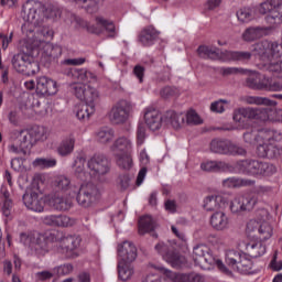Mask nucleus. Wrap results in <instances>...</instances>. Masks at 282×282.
Masks as SVG:
<instances>
[{
	"label": "nucleus",
	"instance_id": "1",
	"mask_svg": "<svg viewBox=\"0 0 282 282\" xmlns=\"http://www.w3.org/2000/svg\"><path fill=\"white\" fill-rule=\"evenodd\" d=\"M198 56L203 58H212V61H238L248 63L253 56H258L262 61V69L270 72L276 78H282V44L263 40L251 46L248 51H224L202 45L197 50Z\"/></svg>",
	"mask_w": 282,
	"mask_h": 282
},
{
	"label": "nucleus",
	"instance_id": "2",
	"mask_svg": "<svg viewBox=\"0 0 282 282\" xmlns=\"http://www.w3.org/2000/svg\"><path fill=\"white\" fill-rule=\"evenodd\" d=\"M21 17L24 24H22V32L26 36H30L34 32L35 28H41L47 21V19H56L58 11L56 8L43 2L28 0L22 6Z\"/></svg>",
	"mask_w": 282,
	"mask_h": 282
},
{
	"label": "nucleus",
	"instance_id": "3",
	"mask_svg": "<svg viewBox=\"0 0 282 282\" xmlns=\"http://www.w3.org/2000/svg\"><path fill=\"white\" fill-rule=\"evenodd\" d=\"M236 17L240 23H250L254 17H265L270 25H280L282 23V0H265L252 8H240Z\"/></svg>",
	"mask_w": 282,
	"mask_h": 282
},
{
	"label": "nucleus",
	"instance_id": "4",
	"mask_svg": "<svg viewBox=\"0 0 282 282\" xmlns=\"http://www.w3.org/2000/svg\"><path fill=\"white\" fill-rule=\"evenodd\" d=\"M252 120H260L261 122H282V110L274 111L270 108H239L234 112V122H237L240 129H250Z\"/></svg>",
	"mask_w": 282,
	"mask_h": 282
},
{
	"label": "nucleus",
	"instance_id": "5",
	"mask_svg": "<svg viewBox=\"0 0 282 282\" xmlns=\"http://www.w3.org/2000/svg\"><path fill=\"white\" fill-rule=\"evenodd\" d=\"M234 173L250 177H272L276 173V166L262 160L247 159L236 162Z\"/></svg>",
	"mask_w": 282,
	"mask_h": 282
},
{
	"label": "nucleus",
	"instance_id": "6",
	"mask_svg": "<svg viewBox=\"0 0 282 282\" xmlns=\"http://www.w3.org/2000/svg\"><path fill=\"white\" fill-rule=\"evenodd\" d=\"M242 74L248 77L245 80V86L254 91H282V83L265 76L257 70L243 69Z\"/></svg>",
	"mask_w": 282,
	"mask_h": 282
},
{
	"label": "nucleus",
	"instance_id": "7",
	"mask_svg": "<svg viewBox=\"0 0 282 282\" xmlns=\"http://www.w3.org/2000/svg\"><path fill=\"white\" fill-rule=\"evenodd\" d=\"M52 241L59 242L58 251L61 254H64L66 259H76L78 257V252L76 251L80 248V239L79 236L76 235H63V232L56 231L51 234Z\"/></svg>",
	"mask_w": 282,
	"mask_h": 282
},
{
	"label": "nucleus",
	"instance_id": "8",
	"mask_svg": "<svg viewBox=\"0 0 282 282\" xmlns=\"http://www.w3.org/2000/svg\"><path fill=\"white\" fill-rule=\"evenodd\" d=\"M193 260L195 265H198L203 270H208V267L206 265H217L219 270L226 269L224 262L215 258V256H213L210 247L206 245H197L193 248Z\"/></svg>",
	"mask_w": 282,
	"mask_h": 282
},
{
	"label": "nucleus",
	"instance_id": "9",
	"mask_svg": "<svg viewBox=\"0 0 282 282\" xmlns=\"http://www.w3.org/2000/svg\"><path fill=\"white\" fill-rule=\"evenodd\" d=\"M155 250L172 268H182L186 263V258L180 253L175 242H159Z\"/></svg>",
	"mask_w": 282,
	"mask_h": 282
},
{
	"label": "nucleus",
	"instance_id": "10",
	"mask_svg": "<svg viewBox=\"0 0 282 282\" xmlns=\"http://www.w3.org/2000/svg\"><path fill=\"white\" fill-rule=\"evenodd\" d=\"M112 151L117 158V165L123 171H129L133 166V158L131 156V142L127 138H119L113 147Z\"/></svg>",
	"mask_w": 282,
	"mask_h": 282
},
{
	"label": "nucleus",
	"instance_id": "11",
	"mask_svg": "<svg viewBox=\"0 0 282 282\" xmlns=\"http://www.w3.org/2000/svg\"><path fill=\"white\" fill-rule=\"evenodd\" d=\"M209 150L212 153L218 155H240L246 156L248 151L243 147L228 140V139H214L209 143Z\"/></svg>",
	"mask_w": 282,
	"mask_h": 282
},
{
	"label": "nucleus",
	"instance_id": "12",
	"mask_svg": "<svg viewBox=\"0 0 282 282\" xmlns=\"http://www.w3.org/2000/svg\"><path fill=\"white\" fill-rule=\"evenodd\" d=\"M226 263L230 268H236L240 274H250L252 271V259L243 252L229 250L226 252Z\"/></svg>",
	"mask_w": 282,
	"mask_h": 282
},
{
	"label": "nucleus",
	"instance_id": "13",
	"mask_svg": "<svg viewBox=\"0 0 282 282\" xmlns=\"http://www.w3.org/2000/svg\"><path fill=\"white\" fill-rule=\"evenodd\" d=\"M243 140L247 144H261L263 140H275L276 142L282 141V133L276 130L261 129V130H251L250 132L243 133Z\"/></svg>",
	"mask_w": 282,
	"mask_h": 282
},
{
	"label": "nucleus",
	"instance_id": "14",
	"mask_svg": "<svg viewBox=\"0 0 282 282\" xmlns=\"http://www.w3.org/2000/svg\"><path fill=\"white\" fill-rule=\"evenodd\" d=\"M22 202L24 206L33 213H43V210H45V199L43 198V193L39 189H26L22 196Z\"/></svg>",
	"mask_w": 282,
	"mask_h": 282
},
{
	"label": "nucleus",
	"instance_id": "15",
	"mask_svg": "<svg viewBox=\"0 0 282 282\" xmlns=\"http://www.w3.org/2000/svg\"><path fill=\"white\" fill-rule=\"evenodd\" d=\"M70 91L78 100H83L84 105H94L98 100V90L91 86L75 83L70 85Z\"/></svg>",
	"mask_w": 282,
	"mask_h": 282
},
{
	"label": "nucleus",
	"instance_id": "16",
	"mask_svg": "<svg viewBox=\"0 0 282 282\" xmlns=\"http://www.w3.org/2000/svg\"><path fill=\"white\" fill-rule=\"evenodd\" d=\"M74 193H77L76 199L79 206H83V208H89V206L96 202L98 189L96 188V185L87 183L83 184L79 188L75 187Z\"/></svg>",
	"mask_w": 282,
	"mask_h": 282
},
{
	"label": "nucleus",
	"instance_id": "17",
	"mask_svg": "<svg viewBox=\"0 0 282 282\" xmlns=\"http://www.w3.org/2000/svg\"><path fill=\"white\" fill-rule=\"evenodd\" d=\"M257 196H237L230 202L229 210L232 215H240V213L252 210L257 206Z\"/></svg>",
	"mask_w": 282,
	"mask_h": 282
},
{
	"label": "nucleus",
	"instance_id": "18",
	"mask_svg": "<svg viewBox=\"0 0 282 282\" xmlns=\"http://www.w3.org/2000/svg\"><path fill=\"white\" fill-rule=\"evenodd\" d=\"M20 241L31 250H34L36 254H45L47 252V241H45L44 236L34 237L30 232H21Z\"/></svg>",
	"mask_w": 282,
	"mask_h": 282
},
{
	"label": "nucleus",
	"instance_id": "19",
	"mask_svg": "<svg viewBox=\"0 0 282 282\" xmlns=\"http://www.w3.org/2000/svg\"><path fill=\"white\" fill-rule=\"evenodd\" d=\"M278 142L274 139L268 141V139H263L261 143L257 147V154L259 158H268L269 160H274V158H279L281 155L282 150L279 145L272 143Z\"/></svg>",
	"mask_w": 282,
	"mask_h": 282
},
{
	"label": "nucleus",
	"instance_id": "20",
	"mask_svg": "<svg viewBox=\"0 0 282 282\" xmlns=\"http://www.w3.org/2000/svg\"><path fill=\"white\" fill-rule=\"evenodd\" d=\"M272 33V26H249L242 33V41L246 43H254V41H259L263 39V36H270Z\"/></svg>",
	"mask_w": 282,
	"mask_h": 282
},
{
	"label": "nucleus",
	"instance_id": "21",
	"mask_svg": "<svg viewBox=\"0 0 282 282\" xmlns=\"http://www.w3.org/2000/svg\"><path fill=\"white\" fill-rule=\"evenodd\" d=\"M131 106L126 100L117 102L111 109V120L115 124H124L129 120Z\"/></svg>",
	"mask_w": 282,
	"mask_h": 282
},
{
	"label": "nucleus",
	"instance_id": "22",
	"mask_svg": "<svg viewBox=\"0 0 282 282\" xmlns=\"http://www.w3.org/2000/svg\"><path fill=\"white\" fill-rule=\"evenodd\" d=\"M58 91L56 82L47 76H41L36 79V94L39 96H54Z\"/></svg>",
	"mask_w": 282,
	"mask_h": 282
},
{
	"label": "nucleus",
	"instance_id": "23",
	"mask_svg": "<svg viewBox=\"0 0 282 282\" xmlns=\"http://www.w3.org/2000/svg\"><path fill=\"white\" fill-rule=\"evenodd\" d=\"M226 206H228V198L220 194L209 195L204 199V208L209 213L224 210Z\"/></svg>",
	"mask_w": 282,
	"mask_h": 282
},
{
	"label": "nucleus",
	"instance_id": "24",
	"mask_svg": "<svg viewBox=\"0 0 282 282\" xmlns=\"http://www.w3.org/2000/svg\"><path fill=\"white\" fill-rule=\"evenodd\" d=\"M200 169L207 173H235V167L226 161H205L200 164Z\"/></svg>",
	"mask_w": 282,
	"mask_h": 282
},
{
	"label": "nucleus",
	"instance_id": "25",
	"mask_svg": "<svg viewBox=\"0 0 282 282\" xmlns=\"http://www.w3.org/2000/svg\"><path fill=\"white\" fill-rule=\"evenodd\" d=\"M209 224L217 232H224V230L230 229V217L225 212H215L210 216Z\"/></svg>",
	"mask_w": 282,
	"mask_h": 282
},
{
	"label": "nucleus",
	"instance_id": "26",
	"mask_svg": "<svg viewBox=\"0 0 282 282\" xmlns=\"http://www.w3.org/2000/svg\"><path fill=\"white\" fill-rule=\"evenodd\" d=\"M118 254L120 260L128 263H133L138 258V248L131 241H123L118 246Z\"/></svg>",
	"mask_w": 282,
	"mask_h": 282
},
{
	"label": "nucleus",
	"instance_id": "27",
	"mask_svg": "<svg viewBox=\"0 0 282 282\" xmlns=\"http://www.w3.org/2000/svg\"><path fill=\"white\" fill-rule=\"evenodd\" d=\"M163 274L165 279L173 282H204V276L197 273H175L171 270L164 269Z\"/></svg>",
	"mask_w": 282,
	"mask_h": 282
},
{
	"label": "nucleus",
	"instance_id": "28",
	"mask_svg": "<svg viewBox=\"0 0 282 282\" xmlns=\"http://www.w3.org/2000/svg\"><path fill=\"white\" fill-rule=\"evenodd\" d=\"M46 226H55L58 228H69L76 224V219L65 215H48L43 219Z\"/></svg>",
	"mask_w": 282,
	"mask_h": 282
},
{
	"label": "nucleus",
	"instance_id": "29",
	"mask_svg": "<svg viewBox=\"0 0 282 282\" xmlns=\"http://www.w3.org/2000/svg\"><path fill=\"white\" fill-rule=\"evenodd\" d=\"M144 120L151 131H158L162 127V113L153 108L145 110Z\"/></svg>",
	"mask_w": 282,
	"mask_h": 282
},
{
	"label": "nucleus",
	"instance_id": "30",
	"mask_svg": "<svg viewBox=\"0 0 282 282\" xmlns=\"http://www.w3.org/2000/svg\"><path fill=\"white\" fill-rule=\"evenodd\" d=\"M162 124L165 127H172V129H180L184 124V117L175 112L174 110H167L164 115H161Z\"/></svg>",
	"mask_w": 282,
	"mask_h": 282
},
{
	"label": "nucleus",
	"instance_id": "31",
	"mask_svg": "<svg viewBox=\"0 0 282 282\" xmlns=\"http://www.w3.org/2000/svg\"><path fill=\"white\" fill-rule=\"evenodd\" d=\"M256 181L250 178H242L230 176L223 180V188H243L246 186H254Z\"/></svg>",
	"mask_w": 282,
	"mask_h": 282
},
{
	"label": "nucleus",
	"instance_id": "32",
	"mask_svg": "<svg viewBox=\"0 0 282 282\" xmlns=\"http://www.w3.org/2000/svg\"><path fill=\"white\" fill-rule=\"evenodd\" d=\"M246 251L251 259L263 257L267 252L265 242L263 240H251L247 243Z\"/></svg>",
	"mask_w": 282,
	"mask_h": 282
},
{
	"label": "nucleus",
	"instance_id": "33",
	"mask_svg": "<svg viewBox=\"0 0 282 282\" xmlns=\"http://www.w3.org/2000/svg\"><path fill=\"white\" fill-rule=\"evenodd\" d=\"M88 169L93 175H106L107 174V160L102 156H94L87 163Z\"/></svg>",
	"mask_w": 282,
	"mask_h": 282
},
{
	"label": "nucleus",
	"instance_id": "34",
	"mask_svg": "<svg viewBox=\"0 0 282 282\" xmlns=\"http://www.w3.org/2000/svg\"><path fill=\"white\" fill-rule=\"evenodd\" d=\"M69 75L73 80H77L78 83H96V80H98L96 74L87 70L86 68H75L70 70Z\"/></svg>",
	"mask_w": 282,
	"mask_h": 282
},
{
	"label": "nucleus",
	"instance_id": "35",
	"mask_svg": "<svg viewBox=\"0 0 282 282\" xmlns=\"http://www.w3.org/2000/svg\"><path fill=\"white\" fill-rule=\"evenodd\" d=\"M158 36H160V33L158 32V30H155V28L150 25V26H145L140 32L139 41L140 43H142V45H144V47H150V45H153V42L155 41V39H158Z\"/></svg>",
	"mask_w": 282,
	"mask_h": 282
},
{
	"label": "nucleus",
	"instance_id": "36",
	"mask_svg": "<svg viewBox=\"0 0 282 282\" xmlns=\"http://www.w3.org/2000/svg\"><path fill=\"white\" fill-rule=\"evenodd\" d=\"M32 55H28L25 53H18L15 55H13L12 59H11V65L13 67V69H15V72H18L19 74H23V72L28 67V63L29 61H31Z\"/></svg>",
	"mask_w": 282,
	"mask_h": 282
},
{
	"label": "nucleus",
	"instance_id": "37",
	"mask_svg": "<svg viewBox=\"0 0 282 282\" xmlns=\"http://www.w3.org/2000/svg\"><path fill=\"white\" fill-rule=\"evenodd\" d=\"M15 144H19L20 149H32L34 147V140L30 130H21L17 132Z\"/></svg>",
	"mask_w": 282,
	"mask_h": 282
},
{
	"label": "nucleus",
	"instance_id": "38",
	"mask_svg": "<svg viewBox=\"0 0 282 282\" xmlns=\"http://www.w3.org/2000/svg\"><path fill=\"white\" fill-rule=\"evenodd\" d=\"M63 54V48L58 45L46 44L43 48L42 61L52 63L55 58H58Z\"/></svg>",
	"mask_w": 282,
	"mask_h": 282
},
{
	"label": "nucleus",
	"instance_id": "39",
	"mask_svg": "<svg viewBox=\"0 0 282 282\" xmlns=\"http://www.w3.org/2000/svg\"><path fill=\"white\" fill-rule=\"evenodd\" d=\"M52 204L55 210L61 212L69 210V208L73 206L72 197L58 194L52 198Z\"/></svg>",
	"mask_w": 282,
	"mask_h": 282
},
{
	"label": "nucleus",
	"instance_id": "40",
	"mask_svg": "<svg viewBox=\"0 0 282 282\" xmlns=\"http://www.w3.org/2000/svg\"><path fill=\"white\" fill-rule=\"evenodd\" d=\"M96 112V106L89 104H79L76 107V117L78 120H89Z\"/></svg>",
	"mask_w": 282,
	"mask_h": 282
},
{
	"label": "nucleus",
	"instance_id": "41",
	"mask_svg": "<svg viewBox=\"0 0 282 282\" xmlns=\"http://www.w3.org/2000/svg\"><path fill=\"white\" fill-rule=\"evenodd\" d=\"M155 230V220L150 215L141 216L139 219V235H147Z\"/></svg>",
	"mask_w": 282,
	"mask_h": 282
},
{
	"label": "nucleus",
	"instance_id": "42",
	"mask_svg": "<svg viewBox=\"0 0 282 282\" xmlns=\"http://www.w3.org/2000/svg\"><path fill=\"white\" fill-rule=\"evenodd\" d=\"M242 100L247 105H264V107H276V101L271 100L268 97L245 96Z\"/></svg>",
	"mask_w": 282,
	"mask_h": 282
},
{
	"label": "nucleus",
	"instance_id": "43",
	"mask_svg": "<svg viewBox=\"0 0 282 282\" xmlns=\"http://www.w3.org/2000/svg\"><path fill=\"white\" fill-rule=\"evenodd\" d=\"M118 274L121 281H129L133 276V265L131 262L120 261L118 262Z\"/></svg>",
	"mask_w": 282,
	"mask_h": 282
},
{
	"label": "nucleus",
	"instance_id": "44",
	"mask_svg": "<svg viewBox=\"0 0 282 282\" xmlns=\"http://www.w3.org/2000/svg\"><path fill=\"white\" fill-rule=\"evenodd\" d=\"M75 144H76V140L72 138L65 139L57 147L58 155H61L62 158H67V155H72V153H74Z\"/></svg>",
	"mask_w": 282,
	"mask_h": 282
},
{
	"label": "nucleus",
	"instance_id": "45",
	"mask_svg": "<svg viewBox=\"0 0 282 282\" xmlns=\"http://www.w3.org/2000/svg\"><path fill=\"white\" fill-rule=\"evenodd\" d=\"M29 133H31V138L34 144L41 142V140H47V131L41 126H33L29 129Z\"/></svg>",
	"mask_w": 282,
	"mask_h": 282
},
{
	"label": "nucleus",
	"instance_id": "46",
	"mask_svg": "<svg viewBox=\"0 0 282 282\" xmlns=\"http://www.w3.org/2000/svg\"><path fill=\"white\" fill-rule=\"evenodd\" d=\"M87 160L84 156H77L74 162L75 175L79 180H85V163Z\"/></svg>",
	"mask_w": 282,
	"mask_h": 282
},
{
	"label": "nucleus",
	"instance_id": "47",
	"mask_svg": "<svg viewBox=\"0 0 282 282\" xmlns=\"http://www.w3.org/2000/svg\"><path fill=\"white\" fill-rule=\"evenodd\" d=\"M258 232L260 235V239L263 241H268L272 237V225L270 223H262L258 228Z\"/></svg>",
	"mask_w": 282,
	"mask_h": 282
},
{
	"label": "nucleus",
	"instance_id": "48",
	"mask_svg": "<svg viewBox=\"0 0 282 282\" xmlns=\"http://www.w3.org/2000/svg\"><path fill=\"white\" fill-rule=\"evenodd\" d=\"M40 69L39 62L34 61V57L31 55V59L26 64V69L22 74L24 76H34V74H39Z\"/></svg>",
	"mask_w": 282,
	"mask_h": 282
},
{
	"label": "nucleus",
	"instance_id": "49",
	"mask_svg": "<svg viewBox=\"0 0 282 282\" xmlns=\"http://www.w3.org/2000/svg\"><path fill=\"white\" fill-rule=\"evenodd\" d=\"M56 159H35L33 161V166H39V169H52L56 166Z\"/></svg>",
	"mask_w": 282,
	"mask_h": 282
},
{
	"label": "nucleus",
	"instance_id": "50",
	"mask_svg": "<svg viewBox=\"0 0 282 282\" xmlns=\"http://www.w3.org/2000/svg\"><path fill=\"white\" fill-rule=\"evenodd\" d=\"M53 272L56 273L57 276H67L74 272V265L72 263L61 264L53 269Z\"/></svg>",
	"mask_w": 282,
	"mask_h": 282
},
{
	"label": "nucleus",
	"instance_id": "51",
	"mask_svg": "<svg viewBox=\"0 0 282 282\" xmlns=\"http://www.w3.org/2000/svg\"><path fill=\"white\" fill-rule=\"evenodd\" d=\"M55 186H57L59 191H68V188H72V180L65 175L57 176Z\"/></svg>",
	"mask_w": 282,
	"mask_h": 282
},
{
	"label": "nucleus",
	"instance_id": "52",
	"mask_svg": "<svg viewBox=\"0 0 282 282\" xmlns=\"http://www.w3.org/2000/svg\"><path fill=\"white\" fill-rule=\"evenodd\" d=\"M51 279H54V272L52 271H39L35 273V281L37 282H45V281H50Z\"/></svg>",
	"mask_w": 282,
	"mask_h": 282
},
{
	"label": "nucleus",
	"instance_id": "53",
	"mask_svg": "<svg viewBox=\"0 0 282 282\" xmlns=\"http://www.w3.org/2000/svg\"><path fill=\"white\" fill-rule=\"evenodd\" d=\"M225 105H228V100L226 99L214 101L210 106V110L215 113H224V111H226V108H224Z\"/></svg>",
	"mask_w": 282,
	"mask_h": 282
},
{
	"label": "nucleus",
	"instance_id": "54",
	"mask_svg": "<svg viewBox=\"0 0 282 282\" xmlns=\"http://www.w3.org/2000/svg\"><path fill=\"white\" fill-rule=\"evenodd\" d=\"M186 120L187 124H202V118L195 110L187 111Z\"/></svg>",
	"mask_w": 282,
	"mask_h": 282
},
{
	"label": "nucleus",
	"instance_id": "55",
	"mask_svg": "<svg viewBox=\"0 0 282 282\" xmlns=\"http://www.w3.org/2000/svg\"><path fill=\"white\" fill-rule=\"evenodd\" d=\"M10 124H13V127H19L21 122V115L19 110H11L8 115Z\"/></svg>",
	"mask_w": 282,
	"mask_h": 282
},
{
	"label": "nucleus",
	"instance_id": "56",
	"mask_svg": "<svg viewBox=\"0 0 282 282\" xmlns=\"http://www.w3.org/2000/svg\"><path fill=\"white\" fill-rule=\"evenodd\" d=\"M20 47H21L20 54H26L28 56H32V52H34V46L32 45V43H30V41L23 40L21 42Z\"/></svg>",
	"mask_w": 282,
	"mask_h": 282
},
{
	"label": "nucleus",
	"instance_id": "57",
	"mask_svg": "<svg viewBox=\"0 0 282 282\" xmlns=\"http://www.w3.org/2000/svg\"><path fill=\"white\" fill-rule=\"evenodd\" d=\"M144 138H147V128L140 123L137 129V144H144Z\"/></svg>",
	"mask_w": 282,
	"mask_h": 282
},
{
	"label": "nucleus",
	"instance_id": "58",
	"mask_svg": "<svg viewBox=\"0 0 282 282\" xmlns=\"http://www.w3.org/2000/svg\"><path fill=\"white\" fill-rule=\"evenodd\" d=\"M220 74H221V76H232L235 74H243V68L221 67Z\"/></svg>",
	"mask_w": 282,
	"mask_h": 282
},
{
	"label": "nucleus",
	"instance_id": "59",
	"mask_svg": "<svg viewBox=\"0 0 282 282\" xmlns=\"http://www.w3.org/2000/svg\"><path fill=\"white\" fill-rule=\"evenodd\" d=\"M256 215H257L256 221H258V224H264V223H268V219L270 217V212H268V209L265 208H262V209H259Z\"/></svg>",
	"mask_w": 282,
	"mask_h": 282
},
{
	"label": "nucleus",
	"instance_id": "60",
	"mask_svg": "<svg viewBox=\"0 0 282 282\" xmlns=\"http://www.w3.org/2000/svg\"><path fill=\"white\" fill-rule=\"evenodd\" d=\"M118 36V28L113 22H107V39H116Z\"/></svg>",
	"mask_w": 282,
	"mask_h": 282
},
{
	"label": "nucleus",
	"instance_id": "61",
	"mask_svg": "<svg viewBox=\"0 0 282 282\" xmlns=\"http://www.w3.org/2000/svg\"><path fill=\"white\" fill-rule=\"evenodd\" d=\"M144 72H145L144 66H142V65L134 66L133 74H134L135 78H138L139 83L144 82Z\"/></svg>",
	"mask_w": 282,
	"mask_h": 282
},
{
	"label": "nucleus",
	"instance_id": "62",
	"mask_svg": "<svg viewBox=\"0 0 282 282\" xmlns=\"http://www.w3.org/2000/svg\"><path fill=\"white\" fill-rule=\"evenodd\" d=\"M176 94H177V89L175 87H171V86L164 87L161 90L162 98H171V97L175 96Z\"/></svg>",
	"mask_w": 282,
	"mask_h": 282
},
{
	"label": "nucleus",
	"instance_id": "63",
	"mask_svg": "<svg viewBox=\"0 0 282 282\" xmlns=\"http://www.w3.org/2000/svg\"><path fill=\"white\" fill-rule=\"evenodd\" d=\"M120 186L123 191H127L129 188V184L131 182V176L129 174H123L119 176Z\"/></svg>",
	"mask_w": 282,
	"mask_h": 282
},
{
	"label": "nucleus",
	"instance_id": "64",
	"mask_svg": "<svg viewBox=\"0 0 282 282\" xmlns=\"http://www.w3.org/2000/svg\"><path fill=\"white\" fill-rule=\"evenodd\" d=\"M142 282H166V279L161 278L158 274H149L142 280Z\"/></svg>",
	"mask_w": 282,
	"mask_h": 282
}]
</instances>
